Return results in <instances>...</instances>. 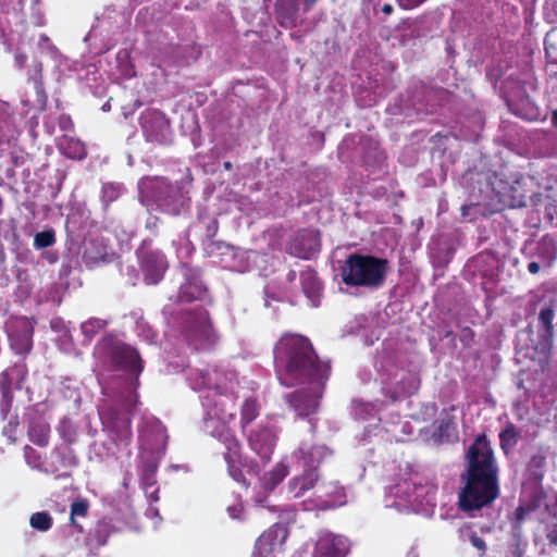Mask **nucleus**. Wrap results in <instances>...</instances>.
<instances>
[{
  "instance_id": "nucleus-1",
  "label": "nucleus",
  "mask_w": 557,
  "mask_h": 557,
  "mask_svg": "<svg viewBox=\"0 0 557 557\" xmlns=\"http://www.w3.org/2000/svg\"><path fill=\"white\" fill-rule=\"evenodd\" d=\"M460 481L462 486L457 504L462 512L490 507L499 497L498 466L484 433L479 434L468 448Z\"/></svg>"
},
{
  "instance_id": "nucleus-2",
  "label": "nucleus",
  "mask_w": 557,
  "mask_h": 557,
  "mask_svg": "<svg viewBox=\"0 0 557 557\" xmlns=\"http://www.w3.org/2000/svg\"><path fill=\"white\" fill-rule=\"evenodd\" d=\"M274 359L280 383L286 387L298 384L324 386L331 366L315 354L310 339L298 334H286L274 347Z\"/></svg>"
},
{
  "instance_id": "nucleus-3",
  "label": "nucleus",
  "mask_w": 557,
  "mask_h": 557,
  "mask_svg": "<svg viewBox=\"0 0 557 557\" xmlns=\"http://www.w3.org/2000/svg\"><path fill=\"white\" fill-rule=\"evenodd\" d=\"M92 355L103 367L135 376L133 392L125 403L126 409L132 410L138 403L139 396L136 389L139 386V375L144 370V360L137 348L123 342L114 333H106L96 343Z\"/></svg>"
},
{
  "instance_id": "nucleus-4",
  "label": "nucleus",
  "mask_w": 557,
  "mask_h": 557,
  "mask_svg": "<svg viewBox=\"0 0 557 557\" xmlns=\"http://www.w3.org/2000/svg\"><path fill=\"white\" fill-rule=\"evenodd\" d=\"M388 272V261L372 255L351 253L344 261L341 277L351 287H381Z\"/></svg>"
},
{
  "instance_id": "nucleus-5",
  "label": "nucleus",
  "mask_w": 557,
  "mask_h": 557,
  "mask_svg": "<svg viewBox=\"0 0 557 557\" xmlns=\"http://www.w3.org/2000/svg\"><path fill=\"white\" fill-rule=\"evenodd\" d=\"M182 324L184 336L196 349H208L218 342L209 313L201 307L185 312L182 315Z\"/></svg>"
},
{
  "instance_id": "nucleus-6",
  "label": "nucleus",
  "mask_w": 557,
  "mask_h": 557,
  "mask_svg": "<svg viewBox=\"0 0 557 557\" xmlns=\"http://www.w3.org/2000/svg\"><path fill=\"white\" fill-rule=\"evenodd\" d=\"M280 437V429L271 423H259L246 434L248 447L263 465L270 462Z\"/></svg>"
},
{
  "instance_id": "nucleus-7",
  "label": "nucleus",
  "mask_w": 557,
  "mask_h": 557,
  "mask_svg": "<svg viewBox=\"0 0 557 557\" xmlns=\"http://www.w3.org/2000/svg\"><path fill=\"white\" fill-rule=\"evenodd\" d=\"M140 126L147 141L158 145L171 141V124L162 111L146 110L140 116Z\"/></svg>"
},
{
  "instance_id": "nucleus-8",
  "label": "nucleus",
  "mask_w": 557,
  "mask_h": 557,
  "mask_svg": "<svg viewBox=\"0 0 557 557\" xmlns=\"http://www.w3.org/2000/svg\"><path fill=\"white\" fill-rule=\"evenodd\" d=\"M219 441L224 446L223 458L227 466L230 476L237 483H245L243 473L242 444L230 428L223 426L219 434Z\"/></svg>"
},
{
  "instance_id": "nucleus-9",
  "label": "nucleus",
  "mask_w": 557,
  "mask_h": 557,
  "mask_svg": "<svg viewBox=\"0 0 557 557\" xmlns=\"http://www.w3.org/2000/svg\"><path fill=\"white\" fill-rule=\"evenodd\" d=\"M321 248L320 233L314 228L298 230L286 245V252L293 257L309 260Z\"/></svg>"
},
{
  "instance_id": "nucleus-10",
  "label": "nucleus",
  "mask_w": 557,
  "mask_h": 557,
  "mask_svg": "<svg viewBox=\"0 0 557 557\" xmlns=\"http://www.w3.org/2000/svg\"><path fill=\"white\" fill-rule=\"evenodd\" d=\"M348 552L349 544L345 536L322 530L317 534L311 557H346Z\"/></svg>"
},
{
  "instance_id": "nucleus-11",
  "label": "nucleus",
  "mask_w": 557,
  "mask_h": 557,
  "mask_svg": "<svg viewBox=\"0 0 557 557\" xmlns=\"http://www.w3.org/2000/svg\"><path fill=\"white\" fill-rule=\"evenodd\" d=\"M110 440L117 448H127L133 440L132 419L128 413L111 411L107 423Z\"/></svg>"
},
{
  "instance_id": "nucleus-12",
  "label": "nucleus",
  "mask_w": 557,
  "mask_h": 557,
  "mask_svg": "<svg viewBox=\"0 0 557 557\" xmlns=\"http://www.w3.org/2000/svg\"><path fill=\"white\" fill-rule=\"evenodd\" d=\"M158 206L170 214L177 215L189 206V199L184 196L178 185L162 182L156 194Z\"/></svg>"
},
{
  "instance_id": "nucleus-13",
  "label": "nucleus",
  "mask_w": 557,
  "mask_h": 557,
  "mask_svg": "<svg viewBox=\"0 0 557 557\" xmlns=\"http://www.w3.org/2000/svg\"><path fill=\"white\" fill-rule=\"evenodd\" d=\"M138 258L145 282L158 284L169 267L165 256L160 250H143Z\"/></svg>"
},
{
  "instance_id": "nucleus-14",
  "label": "nucleus",
  "mask_w": 557,
  "mask_h": 557,
  "mask_svg": "<svg viewBox=\"0 0 557 557\" xmlns=\"http://www.w3.org/2000/svg\"><path fill=\"white\" fill-rule=\"evenodd\" d=\"M556 300L549 299L544 301L540 308L537 315V335L539 343L543 349L549 350L553 347L554 334H555V309Z\"/></svg>"
},
{
  "instance_id": "nucleus-15",
  "label": "nucleus",
  "mask_w": 557,
  "mask_h": 557,
  "mask_svg": "<svg viewBox=\"0 0 557 557\" xmlns=\"http://www.w3.org/2000/svg\"><path fill=\"white\" fill-rule=\"evenodd\" d=\"M77 465L78 458L74 449L69 444H62L51 451L49 468L45 471L55 474V479L69 478L70 473L62 470L75 468Z\"/></svg>"
},
{
  "instance_id": "nucleus-16",
  "label": "nucleus",
  "mask_w": 557,
  "mask_h": 557,
  "mask_svg": "<svg viewBox=\"0 0 557 557\" xmlns=\"http://www.w3.org/2000/svg\"><path fill=\"white\" fill-rule=\"evenodd\" d=\"M34 327L26 318H20L11 323L9 339L12 349L18 355H26L33 348Z\"/></svg>"
},
{
  "instance_id": "nucleus-17",
  "label": "nucleus",
  "mask_w": 557,
  "mask_h": 557,
  "mask_svg": "<svg viewBox=\"0 0 557 557\" xmlns=\"http://www.w3.org/2000/svg\"><path fill=\"white\" fill-rule=\"evenodd\" d=\"M184 277L185 282L180 286L176 301L191 302L194 300L201 299L205 296L207 288L201 282L199 271L186 265L184 267Z\"/></svg>"
},
{
  "instance_id": "nucleus-18",
  "label": "nucleus",
  "mask_w": 557,
  "mask_h": 557,
  "mask_svg": "<svg viewBox=\"0 0 557 557\" xmlns=\"http://www.w3.org/2000/svg\"><path fill=\"white\" fill-rule=\"evenodd\" d=\"M287 536V528L282 523H275L257 539V548L265 553H273L277 547L284 545Z\"/></svg>"
},
{
  "instance_id": "nucleus-19",
  "label": "nucleus",
  "mask_w": 557,
  "mask_h": 557,
  "mask_svg": "<svg viewBox=\"0 0 557 557\" xmlns=\"http://www.w3.org/2000/svg\"><path fill=\"white\" fill-rule=\"evenodd\" d=\"M289 407L300 417H308L318 409V399L307 389H297L285 397Z\"/></svg>"
},
{
  "instance_id": "nucleus-20",
  "label": "nucleus",
  "mask_w": 557,
  "mask_h": 557,
  "mask_svg": "<svg viewBox=\"0 0 557 557\" xmlns=\"http://www.w3.org/2000/svg\"><path fill=\"white\" fill-rule=\"evenodd\" d=\"M274 12L277 23L286 28H294L296 26L298 3L296 0H275Z\"/></svg>"
},
{
  "instance_id": "nucleus-21",
  "label": "nucleus",
  "mask_w": 557,
  "mask_h": 557,
  "mask_svg": "<svg viewBox=\"0 0 557 557\" xmlns=\"http://www.w3.org/2000/svg\"><path fill=\"white\" fill-rule=\"evenodd\" d=\"M295 456H299V462L305 469H315L325 456V448L318 445L301 444Z\"/></svg>"
},
{
  "instance_id": "nucleus-22",
  "label": "nucleus",
  "mask_w": 557,
  "mask_h": 557,
  "mask_svg": "<svg viewBox=\"0 0 557 557\" xmlns=\"http://www.w3.org/2000/svg\"><path fill=\"white\" fill-rule=\"evenodd\" d=\"M319 475L315 469H305L304 472L289 482V490L295 498L301 497L306 492L313 488Z\"/></svg>"
},
{
  "instance_id": "nucleus-23",
  "label": "nucleus",
  "mask_w": 557,
  "mask_h": 557,
  "mask_svg": "<svg viewBox=\"0 0 557 557\" xmlns=\"http://www.w3.org/2000/svg\"><path fill=\"white\" fill-rule=\"evenodd\" d=\"M261 412V404L255 396L246 397L239 408V428L245 433L246 428L252 423Z\"/></svg>"
},
{
  "instance_id": "nucleus-24",
  "label": "nucleus",
  "mask_w": 557,
  "mask_h": 557,
  "mask_svg": "<svg viewBox=\"0 0 557 557\" xmlns=\"http://www.w3.org/2000/svg\"><path fill=\"white\" fill-rule=\"evenodd\" d=\"M27 435L33 444L46 447L49 444L50 425L44 419H33L28 424Z\"/></svg>"
},
{
  "instance_id": "nucleus-25",
  "label": "nucleus",
  "mask_w": 557,
  "mask_h": 557,
  "mask_svg": "<svg viewBox=\"0 0 557 557\" xmlns=\"http://www.w3.org/2000/svg\"><path fill=\"white\" fill-rule=\"evenodd\" d=\"M60 151L69 159L83 160L87 156L85 145L73 137L64 136L59 145Z\"/></svg>"
},
{
  "instance_id": "nucleus-26",
  "label": "nucleus",
  "mask_w": 557,
  "mask_h": 557,
  "mask_svg": "<svg viewBox=\"0 0 557 557\" xmlns=\"http://www.w3.org/2000/svg\"><path fill=\"white\" fill-rule=\"evenodd\" d=\"M498 437L502 450L508 455L518 444L520 440V431L512 422H508L500 431Z\"/></svg>"
},
{
  "instance_id": "nucleus-27",
  "label": "nucleus",
  "mask_w": 557,
  "mask_h": 557,
  "mask_svg": "<svg viewBox=\"0 0 557 557\" xmlns=\"http://www.w3.org/2000/svg\"><path fill=\"white\" fill-rule=\"evenodd\" d=\"M536 255L545 267H550L557 258V248L554 240L548 236H544L537 245Z\"/></svg>"
},
{
  "instance_id": "nucleus-28",
  "label": "nucleus",
  "mask_w": 557,
  "mask_h": 557,
  "mask_svg": "<svg viewBox=\"0 0 557 557\" xmlns=\"http://www.w3.org/2000/svg\"><path fill=\"white\" fill-rule=\"evenodd\" d=\"M110 324V320L89 318L81 324V332L87 343H91L95 336Z\"/></svg>"
},
{
  "instance_id": "nucleus-29",
  "label": "nucleus",
  "mask_w": 557,
  "mask_h": 557,
  "mask_svg": "<svg viewBox=\"0 0 557 557\" xmlns=\"http://www.w3.org/2000/svg\"><path fill=\"white\" fill-rule=\"evenodd\" d=\"M0 392L2 395V399L0 403V411L2 414V418L5 419L7 414L10 410L11 404H12V391H11V380L9 373L2 372L0 375Z\"/></svg>"
},
{
  "instance_id": "nucleus-30",
  "label": "nucleus",
  "mask_w": 557,
  "mask_h": 557,
  "mask_svg": "<svg viewBox=\"0 0 557 557\" xmlns=\"http://www.w3.org/2000/svg\"><path fill=\"white\" fill-rule=\"evenodd\" d=\"M438 436L442 440H446L450 442L457 438V426L455 423V418L453 416L446 414L440 420V424L437 426Z\"/></svg>"
},
{
  "instance_id": "nucleus-31",
  "label": "nucleus",
  "mask_w": 557,
  "mask_h": 557,
  "mask_svg": "<svg viewBox=\"0 0 557 557\" xmlns=\"http://www.w3.org/2000/svg\"><path fill=\"white\" fill-rule=\"evenodd\" d=\"M301 286L304 293L311 299L317 297L322 288L321 282L312 272L301 274Z\"/></svg>"
},
{
  "instance_id": "nucleus-32",
  "label": "nucleus",
  "mask_w": 557,
  "mask_h": 557,
  "mask_svg": "<svg viewBox=\"0 0 557 557\" xmlns=\"http://www.w3.org/2000/svg\"><path fill=\"white\" fill-rule=\"evenodd\" d=\"M111 529L112 528L109 522L100 521L89 534V541L95 542L96 547L106 545L111 534Z\"/></svg>"
},
{
  "instance_id": "nucleus-33",
  "label": "nucleus",
  "mask_w": 557,
  "mask_h": 557,
  "mask_svg": "<svg viewBox=\"0 0 557 557\" xmlns=\"http://www.w3.org/2000/svg\"><path fill=\"white\" fill-rule=\"evenodd\" d=\"M89 510V502L86 498H77L71 504V515L70 519L72 525L82 531V525H78L75 521L76 517H86Z\"/></svg>"
},
{
  "instance_id": "nucleus-34",
  "label": "nucleus",
  "mask_w": 557,
  "mask_h": 557,
  "mask_svg": "<svg viewBox=\"0 0 557 557\" xmlns=\"http://www.w3.org/2000/svg\"><path fill=\"white\" fill-rule=\"evenodd\" d=\"M29 523L33 529L45 532L52 527L53 520L49 512L38 511L30 516Z\"/></svg>"
},
{
  "instance_id": "nucleus-35",
  "label": "nucleus",
  "mask_w": 557,
  "mask_h": 557,
  "mask_svg": "<svg viewBox=\"0 0 557 557\" xmlns=\"http://www.w3.org/2000/svg\"><path fill=\"white\" fill-rule=\"evenodd\" d=\"M546 454L542 449L532 455L528 462L529 471H531L536 478L541 479L543 476V469L546 466Z\"/></svg>"
},
{
  "instance_id": "nucleus-36",
  "label": "nucleus",
  "mask_w": 557,
  "mask_h": 557,
  "mask_svg": "<svg viewBox=\"0 0 557 557\" xmlns=\"http://www.w3.org/2000/svg\"><path fill=\"white\" fill-rule=\"evenodd\" d=\"M55 242V231L53 228H49L42 232H38L35 235L34 247L36 249H44L53 246Z\"/></svg>"
},
{
  "instance_id": "nucleus-37",
  "label": "nucleus",
  "mask_w": 557,
  "mask_h": 557,
  "mask_svg": "<svg viewBox=\"0 0 557 557\" xmlns=\"http://www.w3.org/2000/svg\"><path fill=\"white\" fill-rule=\"evenodd\" d=\"M24 457L28 466L33 469H42V460L40 454L33 447L26 445L24 447Z\"/></svg>"
},
{
  "instance_id": "nucleus-38",
  "label": "nucleus",
  "mask_w": 557,
  "mask_h": 557,
  "mask_svg": "<svg viewBox=\"0 0 557 557\" xmlns=\"http://www.w3.org/2000/svg\"><path fill=\"white\" fill-rule=\"evenodd\" d=\"M288 475V468L283 463H277L269 473L273 485L281 483Z\"/></svg>"
},
{
  "instance_id": "nucleus-39",
  "label": "nucleus",
  "mask_w": 557,
  "mask_h": 557,
  "mask_svg": "<svg viewBox=\"0 0 557 557\" xmlns=\"http://www.w3.org/2000/svg\"><path fill=\"white\" fill-rule=\"evenodd\" d=\"M530 511L531 509L524 506H519L516 508L512 522L513 532L520 531L521 524L523 523L525 517L529 515Z\"/></svg>"
},
{
  "instance_id": "nucleus-40",
  "label": "nucleus",
  "mask_w": 557,
  "mask_h": 557,
  "mask_svg": "<svg viewBox=\"0 0 557 557\" xmlns=\"http://www.w3.org/2000/svg\"><path fill=\"white\" fill-rule=\"evenodd\" d=\"M544 20L549 24L557 23V1L547 3L544 7Z\"/></svg>"
},
{
  "instance_id": "nucleus-41",
  "label": "nucleus",
  "mask_w": 557,
  "mask_h": 557,
  "mask_svg": "<svg viewBox=\"0 0 557 557\" xmlns=\"http://www.w3.org/2000/svg\"><path fill=\"white\" fill-rule=\"evenodd\" d=\"M18 422L17 421H9V423L3 428L2 434L8 437V440L12 443H15L16 431H17Z\"/></svg>"
},
{
  "instance_id": "nucleus-42",
  "label": "nucleus",
  "mask_w": 557,
  "mask_h": 557,
  "mask_svg": "<svg viewBox=\"0 0 557 557\" xmlns=\"http://www.w3.org/2000/svg\"><path fill=\"white\" fill-rule=\"evenodd\" d=\"M219 231V221L215 218H210L206 225V236L208 239L215 237Z\"/></svg>"
},
{
  "instance_id": "nucleus-43",
  "label": "nucleus",
  "mask_w": 557,
  "mask_h": 557,
  "mask_svg": "<svg viewBox=\"0 0 557 557\" xmlns=\"http://www.w3.org/2000/svg\"><path fill=\"white\" fill-rule=\"evenodd\" d=\"M511 555H512V557H523L524 556V549L522 547L520 540H518L512 545Z\"/></svg>"
},
{
  "instance_id": "nucleus-44",
  "label": "nucleus",
  "mask_w": 557,
  "mask_h": 557,
  "mask_svg": "<svg viewBox=\"0 0 557 557\" xmlns=\"http://www.w3.org/2000/svg\"><path fill=\"white\" fill-rule=\"evenodd\" d=\"M474 337V333L470 327H465L461 331L460 341L463 343H467L469 341H472Z\"/></svg>"
},
{
  "instance_id": "nucleus-45",
  "label": "nucleus",
  "mask_w": 557,
  "mask_h": 557,
  "mask_svg": "<svg viewBox=\"0 0 557 557\" xmlns=\"http://www.w3.org/2000/svg\"><path fill=\"white\" fill-rule=\"evenodd\" d=\"M14 60L18 67H24L27 62V55L23 52H16L14 55Z\"/></svg>"
},
{
  "instance_id": "nucleus-46",
  "label": "nucleus",
  "mask_w": 557,
  "mask_h": 557,
  "mask_svg": "<svg viewBox=\"0 0 557 557\" xmlns=\"http://www.w3.org/2000/svg\"><path fill=\"white\" fill-rule=\"evenodd\" d=\"M83 259L87 265L95 264L99 260V258L90 256L88 249H85ZM100 259H102V257H100Z\"/></svg>"
},
{
  "instance_id": "nucleus-47",
  "label": "nucleus",
  "mask_w": 557,
  "mask_h": 557,
  "mask_svg": "<svg viewBox=\"0 0 557 557\" xmlns=\"http://www.w3.org/2000/svg\"><path fill=\"white\" fill-rule=\"evenodd\" d=\"M541 270V264L536 261H531L529 264H528V271L531 273V274H537Z\"/></svg>"
},
{
  "instance_id": "nucleus-48",
  "label": "nucleus",
  "mask_w": 557,
  "mask_h": 557,
  "mask_svg": "<svg viewBox=\"0 0 557 557\" xmlns=\"http://www.w3.org/2000/svg\"><path fill=\"white\" fill-rule=\"evenodd\" d=\"M242 506H233L228 507L227 511L230 512V516L234 519L239 518V515L242 512Z\"/></svg>"
},
{
  "instance_id": "nucleus-49",
  "label": "nucleus",
  "mask_w": 557,
  "mask_h": 557,
  "mask_svg": "<svg viewBox=\"0 0 557 557\" xmlns=\"http://www.w3.org/2000/svg\"><path fill=\"white\" fill-rule=\"evenodd\" d=\"M547 540L550 545L557 546V529H553L547 533Z\"/></svg>"
},
{
  "instance_id": "nucleus-50",
  "label": "nucleus",
  "mask_w": 557,
  "mask_h": 557,
  "mask_svg": "<svg viewBox=\"0 0 557 557\" xmlns=\"http://www.w3.org/2000/svg\"><path fill=\"white\" fill-rule=\"evenodd\" d=\"M270 554L271 553H265L262 549H258L256 543L251 557H268Z\"/></svg>"
},
{
  "instance_id": "nucleus-51",
  "label": "nucleus",
  "mask_w": 557,
  "mask_h": 557,
  "mask_svg": "<svg viewBox=\"0 0 557 557\" xmlns=\"http://www.w3.org/2000/svg\"><path fill=\"white\" fill-rule=\"evenodd\" d=\"M67 123H71V119H70V116H62V117L60 119V127H61V128H65V125H66Z\"/></svg>"
},
{
  "instance_id": "nucleus-52",
  "label": "nucleus",
  "mask_w": 557,
  "mask_h": 557,
  "mask_svg": "<svg viewBox=\"0 0 557 557\" xmlns=\"http://www.w3.org/2000/svg\"><path fill=\"white\" fill-rule=\"evenodd\" d=\"M382 12L384 14H391L393 12V5L388 3L384 4L382 8Z\"/></svg>"
},
{
  "instance_id": "nucleus-53",
  "label": "nucleus",
  "mask_w": 557,
  "mask_h": 557,
  "mask_svg": "<svg viewBox=\"0 0 557 557\" xmlns=\"http://www.w3.org/2000/svg\"><path fill=\"white\" fill-rule=\"evenodd\" d=\"M158 221H159V219H158V218H153V221H148V222H147V227H148V228H151V227L156 228V227H157V224H158Z\"/></svg>"
},
{
  "instance_id": "nucleus-54",
  "label": "nucleus",
  "mask_w": 557,
  "mask_h": 557,
  "mask_svg": "<svg viewBox=\"0 0 557 557\" xmlns=\"http://www.w3.org/2000/svg\"><path fill=\"white\" fill-rule=\"evenodd\" d=\"M552 124L557 127V109L552 113Z\"/></svg>"
},
{
  "instance_id": "nucleus-55",
  "label": "nucleus",
  "mask_w": 557,
  "mask_h": 557,
  "mask_svg": "<svg viewBox=\"0 0 557 557\" xmlns=\"http://www.w3.org/2000/svg\"><path fill=\"white\" fill-rule=\"evenodd\" d=\"M384 395H385L386 397H389L393 401H396V400H397V396H396L394 393H389V391H386V392L384 393Z\"/></svg>"
},
{
  "instance_id": "nucleus-56",
  "label": "nucleus",
  "mask_w": 557,
  "mask_h": 557,
  "mask_svg": "<svg viewBox=\"0 0 557 557\" xmlns=\"http://www.w3.org/2000/svg\"><path fill=\"white\" fill-rule=\"evenodd\" d=\"M40 103H41L42 108H45L47 104V95L45 92H42V95H41Z\"/></svg>"
},
{
  "instance_id": "nucleus-57",
  "label": "nucleus",
  "mask_w": 557,
  "mask_h": 557,
  "mask_svg": "<svg viewBox=\"0 0 557 557\" xmlns=\"http://www.w3.org/2000/svg\"><path fill=\"white\" fill-rule=\"evenodd\" d=\"M50 263H54L58 260V256L54 253L52 256L47 257Z\"/></svg>"
},
{
  "instance_id": "nucleus-58",
  "label": "nucleus",
  "mask_w": 557,
  "mask_h": 557,
  "mask_svg": "<svg viewBox=\"0 0 557 557\" xmlns=\"http://www.w3.org/2000/svg\"><path fill=\"white\" fill-rule=\"evenodd\" d=\"M232 166H233V165H232V163H231L230 161H225V162L223 163V168H224L225 170H227V171L232 170Z\"/></svg>"
},
{
  "instance_id": "nucleus-59",
  "label": "nucleus",
  "mask_w": 557,
  "mask_h": 557,
  "mask_svg": "<svg viewBox=\"0 0 557 557\" xmlns=\"http://www.w3.org/2000/svg\"><path fill=\"white\" fill-rule=\"evenodd\" d=\"M318 0H306L309 7L313 5Z\"/></svg>"
},
{
  "instance_id": "nucleus-60",
  "label": "nucleus",
  "mask_w": 557,
  "mask_h": 557,
  "mask_svg": "<svg viewBox=\"0 0 557 557\" xmlns=\"http://www.w3.org/2000/svg\"><path fill=\"white\" fill-rule=\"evenodd\" d=\"M451 335H453V331H447V332L445 333L444 337H449V336H451Z\"/></svg>"
},
{
  "instance_id": "nucleus-61",
  "label": "nucleus",
  "mask_w": 557,
  "mask_h": 557,
  "mask_svg": "<svg viewBox=\"0 0 557 557\" xmlns=\"http://www.w3.org/2000/svg\"><path fill=\"white\" fill-rule=\"evenodd\" d=\"M293 276H296L295 272H292V275H289V278H293Z\"/></svg>"
},
{
  "instance_id": "nucleus-62",
  "label": "nucleus",
  "mask_w": 557,
  "mask_h": 557,
  "mask_svg": "<svg viewBox=\"0 0 557 557\" xmlns=\"http://www.w3.org/2000/svg\"><path fill=\"white\" fill-rule=\"evenodd\" d=\"M293 276H296L295 272H292V275H289V278H293Z\"/></svg>"
},
{
  "instance_id": "nucleus-63",
  "label": "nucleus",
  "mask_w": 557,
  "mask_h": 557,
  "mask_svg": "<svg viewBox=\"0 0 557 557\" xmlns=\"http://www.w3.org/2000/svg\"><path fill=\"white\" fill-rule=\"evenodd\" d=\"M293 276H296L295 272H292V275H289V278H293Z\"/></svg>"
}]
</instances>
